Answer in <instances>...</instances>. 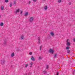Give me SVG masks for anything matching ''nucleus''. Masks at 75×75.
Instances as JSON below:
<instances>
[{"label":"nucleus","instance_id":"1","mask_svg":"<svg viewBox=\"0 0 75 75\" xmlns=\"http://www.w3.org/2000/svg\"><path fill=\"white\" fill-rule=\"evenodd\" d=\"M49 53H51L52 54H54V50H53L50 49L49 50Z\"/></svg>","mask_w":75,"mask_h":75},{"label":"nucleus","instance_id":"2","mask_svg":"<svg viewBox=\"0 0 75 75\" xmlns=\"http://www.w3.org/2000/svg\"><path fill=\"white\" fill-rule=\"evenodd\" d=\"M19 12H20V9H18L16 10V11L15 12V13L16 14H17V13H19Z\"/></svg>","mask_w":75,"mask_h":75},{"label":"nucleus","instance_id":"3","mask_svg":"<svg viewBox=\"0 0 75 75\" xmlns=\"http://www.w3.org/2000/svg\"><path fill=\"white\" fill-rule=\"evenodd\" d=\"M34 20V18L32 17H31L30 18V22H32L33 21V20Z\"/></svg>","mask_w":75,"mask_h":75},{"label":"nucleus","instance_id":"4","mask_svg":"<svg viewBox=\"0 0 75 75\" xmlns=\"http://www.w3.org/2000/svg\"><path fill=\"white\" fill-rule=\"evenodd\" d=\"M28 15V12H26L24 14V16L25 17H27Z\"/></svg>","mask_w":75,"mask_h":75},{"label":"nucleus","instance_id":"5","mask_svg":"<svg viewBox=\"0 0 75 75\" xmlns=\"http://www.w3.org/2000/svg\"><path fill=\"white\" fill-rule=\"evenodd\" d=\"M1 10H4V6L2 5L1 7Z\"/></svg>","mask_w":75,"mask_h":75},{"label":"nucleus","instance_id":"6","mask_svg":"<svg viewBox=\"0 0 75 75\" xmlns=\"http://www.w3.org/2000/svg\"><path fill=\"white\" fill-rule=\"evenodd\" d=\"M11 57H13L14 56V53H13L11 54Z\"/></svg>","mask_w":75,"mask_h":75},{"label":"nucleus","instance_id":"7","mask_svg":"<svg viewBox=\"0 0 75 75\" xmlns=\"http://www.w3.org/2000/svg\"><path fill=\"white\" fill-rule=\"evenodd\" d=\"M31 59L32 61H35V59H34V58L33 56L31 57Z\"/></svg>","mask_w":75,"mask_h":75},{"label":"nucleus","instance_id":"8","mask_svg":"<svg viewBox=\"0 0 75 75\" xmlns=\"http://www.w3.org/2000/svg\"><path fill=\"white\" fill-rule=\"evenodd\" d=\"M13 5H15L16 4V1H14L13 3Z\"/></svg>","mask_w":75,"mask_h":75},{"label":"nucleus","instance_id":"9","mask_svg":"<svg viewBox=\"0 0 75 75\" xmlns=\"http://www.w3.org/2000/svg\"><path fill=\"white\" fill-rule=\"evenodd\" d=\"M3 25H4V24H3V23H1L0 25V26H1V27H2V26H3Z\"/></svg>","mask_w":75,"mask_h":75},{"label":"nucleus","instance_id":"10","mask_svg":"<svg viewBox=\"0 0 75 75\" xmlns=\"http://www.w3.org/2000/svg\"><path fill=\"white\" fill-rule=\"evenodd\" d=\"M50 34L51 35H52V36H53V35H54V33L52 32H51Z\"/></svg>","mask_w":75,"mask_h":75},{"label":"nucleus","instance_id":"11","mask_svg":"<svg viewBox=\"0 0 75 75\" xmlns=\"http://www.w3.org/2000/svg\"><path fill=\"white\" fill-rule=\"evenodd\" d=\"M23 38H24V36L22 35L21 36V40H23Z\"/></svg>","mask_w":75,"mask_h":75},{"label":"nucleus","instance_id":"12","mask_svg":"<svg viewBox=\"0 0 75 75\" xmlns=\"http://www.w3.org/2000/svg\"><path fill=\"white\" fill-rule=\"evenodd\" d=\"M4 62H5L4 60H3L2 61L1 64H3L4 63Z\"/></svg>","mask_w":75,"mask_h":75},{"label":"nucleus","instance_id":"13","mask_svg":"<svg viewBox=\"0 0 75 75\" xmlns=\"http://www.w3.org/2000/svg\"><path fill=\"white\" fill-rule=\"evenodd\" d=\"M28 64H26L25 66V68H27V67H28Z\"/></svg>","mask_w":75,"mask_h":75},{"label":"nucleus","instance_id":"14","mask_svg":"<svg viewBox=\"0 0 75 75\" xmlns=\"http://www.w3.org/2000/svg\"><path fill=\"white\" fill-rule=\"evenodd\" d=\"M67 45H68V46H69V45H70V43L69 42H67Z\"/></svg>","mask_w":75,"mask_h":75},{"label":"nucleus","instance_id":"15","mask_svg":"<svg viewBox=\"0 0 75 75\" xmlns=\"http://www.w3.org/2000/svg\"><path fill=\"white\" fill-rule=\"evenodd\" d=\"M67 53H70L71 52V50H68L67 51Z\"/></svg>","mask_w":75,"mask_h":75},{"label":"nucleus","instance_id":"16","mask_svg":"<svg viewBox=\"0 0 75 75\" xmlns=\"http://www.w3.org/2000/svg\"><path fill=\"white\" fill-rule=\"evenodd\" d=\"M57 54H55L54 55V58H56L57 57Z\"/></svg>","mask_w":75,"mask_h":75},{"label":"nucleus","instance_id":"17","mask_svg":"<svg viewBox=\"0 0 75 75\" xmlns=\"http://www.w3.org/2000/svg\"><path fill=\"white\" fill-rule=\"evenodd\" d=\"M45 10H47V6H45L44 7Z\"/></svg>","mask_w":75,"mask_h":75},{"label":"nucleus","instance_id":"18","mask_svg":"<svg viewBox=\"0 0 75 75\" xmlns=\"http://www.w3.org/2000/svg\"><path fill=\"white\" fill-rule=\"evenodd\" d=\"M49 68V65H47V67H46V69H48Z\"/></svg>","mask_w":75,"mask_h":75},{"label":"nucleus","instance_id":"19","mask_svg":"<svg viewBox=\"0 0 75 75\" xmlns=\"http://www.w3.org/2000/svg\"><path fill=\"white\" fill-rule=\"evenodd\" d=\"M38 41L39 42V44H40V39H38Z\"/></svg>","mask_w":75,"mask_h":75},{"label":"nucleus","instance_id":"20","mask_svg":"<svg viewBox=\"0 0 75 75\" xmlns=\"http://www.w3.org/2000/svg\"><path fill=\"white\" fill-rule=\"evenodd\" d=\"M43 74H46L47 73V71H43Z\"/></svg>","mask_w":75,"mask_h":75},{"label":"nucleus","instance_id":"21","mask_svg":"<svg viewBox=\"0 0 75 75\" xmlns=\"http://www.w3.org/2000/svg\"><path fill=\"white\" fill-rule=\"evenodd\" d=\"M42 48V46H41L40 47V50H41Z\"/></svg>","mask_w":75,"mask_h":75},{"label":"nucleus","instance_id":"22","mask_svg":"<svg viewBox=\"0 0 75 75\" xmlns=\"http://www.w3.org/2000/svg\"><path fill=\"white\" fill-rule=\"evenodd\" d=\"M75 70H74V71H73V75H74V74H75Z\"/></svg>","mask_w":75,"mask_h":75},{"label":"nucleus","instance_id":"23","mask_svg":"<svg viewBox=\"0 0 75 75\" xmlns=\"http://www.w3.org/2000/svg\"><path fill=\"white\" fill-rule=\"evenodd\" d=\"M10 7H11V6H12V4L11 3L9 6Z\"/></svg>","mask_w":75,"mask_h":75},{"label":"nucleus","instance_id":"24","mask_svg":"<svg viewBox=\"0 0 75 75\" xmlns=\"http://www.w3.org/2000/svg\"><path fill=\"white\" fill-rule=\"evenodd\" d=\"M66 48L67 50H68V49L69 48V47H66Z\"/></svg>","mask_w":75,"mask_h":75},{"label":"nucleus","instance_id":"25","mask_svg":"<svg viewBox=\"0 0 75 75\" xmlns=\"http://www.w3.org/2000/svg\"><path fill=\"white\" fill-rule=\"evenodd\" d=\"M61 2V0H59L58 1V3H60Z\"/></svg>","mask_w":75,"mask_h":75},{"label":"nucleus","instance_id":"26","mask_svg":"<svg viewBox=\"0 0 75 75\" xmlns=\"http://www.w3.org/2000/svg\"><path fill=\"white\" fill-rule=\"evenodd\" d=\"M22 13H23V11H21V12H20V15H21V14H22Z\"/></svg>","mask_w":75,"mask_h":75},{"label":"nucleus","instance_id":"27","mask_svg":"<svg viewBox=\"0 0 75 75\" xmlns=\"http://www.w3.org/2000/svg\"><path fill=\"white\" fill-rule=\"evenodd\" d=\"M39 59H42V57H39Z\"/></svg>","mask_w":75,"mask_h":75},{"label":"nucleus","instance_id":"28","mask_svg":"<svg viewBox=\"0 0 75 75\" xmlns=\"http://www.w3.org/2000/svg\"><path fill=\"white\" fill-rule=\"evenodd\" d=\"M5 2H6V3H7V2H8V0H5Z\"/></svg>","mask_w":75,"mask_h":75},{"label":"nucleus","instance_id":"29","mask_svg":"<svg viewBox=\"0 0 75 75\" xmlns=\"http://www.w3.org/2000/svg\"><path fill=\"white\" fill-rule=\"evenodd\" d=\"M33 63H30V67H31V66L32 65H33Z\"/></svg>","mask_w":75,"mask_h":75},{"label":"nucleus","instance_id":"30","mask_svg":"<svg viewBox=\"0 0 75 75\" xmlns=\"http://www.w3.org/2000/svg\"><path fill=\"white\" fill-rule=\"evenodd\" d=\"M73 41L74 42H75V38H74L73 39Z\"/></svg>","mask_w":75,"mask_h":75},{"label":"nucleus","instance_id":"31","mask_svg":"<svg viewBox=\"0 0 75 75\" xmlns=\"http://www.w3.org/2000/svg\"><path fill=\"white\" fill-rule=\"evenodd\" d=\"M33 1L34 2H35L37 1V0H33Z\"/></svg>","mask_w":75,"mask_h":75},{"label":"nucleus","instance_id":"32","mask_svg":"<svg viewBox=\"0 0 75 75\" xmlns=\"http://www.w3.org/2000/svg\"><path fill=\"white\" fill-rule=\"evenodd\" d=\"M69 40V39H67V42H68V41Z\"/></svg>","mask_w":75,"mask_h":75},{"label":"nucleus","instance_id":"33","mask_svg":"<svg viewBox=\"0 0 75 75\" xmlns=\"http://www.w3.org/2000/svg\"><path fill=\"white\" fill-rule=\"evenodd\" d=\"M31 75V73H29L28 75Z\"/></svg>","mask_w":75,"mask_h":75},{"label":"nucleus","instance_id":"34","mask_svg":"<svg viewBox=\"0 0 75 75\" xmlns=\"http://www.w3.org/2000/svg\"><path fill=\"white\" fill-rule=\"evenodd\" d=\"M28 4H30V3H31V2H30V1H29V2H28Z\"/></svg>","mask_w":75,"mask_h":75},{"label":"nucleus","instance_id":"35","mask_svg":"<svg viewBox=\"0 0 75 75\" xmlns=\"http://www.w3.org/2000/svg\"><path fill=\"white\" fill-rule=\"evenodd\" d=\"M29 54H30V55H31V54H32V52H30L29 53Z\"/></svg>","mask_w":75,"mask_h":75},{"label":"nucleus","instance_id":"36","mask_svg":"<svg viewBox=\"0 0 75 75\" xmlns=\"http://www.w3.org/2000/svg\"><path fill=\"white\" fill-rule=\"evenodd\" d=\"M71 3L70 2H69V5H71Z\"/></svg>","mask_w":75,"mask_h":75},{"label":"nucleus","instance_id":"37","mask_svg":"<svg viewBox=\"0 0 75 75\" xmlns=\"http://www.w3.org/2000/svg\"><path fill=\"white\" fill-rule=\"evenodd\" d=\"M43 1H45V0H42Z\"/></svg>","mask_w":75,"mask_h":75},{"label":"nucleus","instance_id":"38","mask_svg":"<svg viewBox=\"0 0 75 75\" xmlns=\"http://www.w3.org/2000/svg\"><path fill=\"white\" fill-rule=\"evenodd\" d=\"M1 15H0V18H1Z\"/></svg>","mask_w":75,"mask_h":75},{"label":"nucleus","instance_id":"39","mask_svg":"<svg viewBox=\"0 0 75 75\" xmlns=\"http://www.w3.org/2000/svg\"><path fill=\"white\" fill-rule=\"evenodd\" d=\"M25 75H27V74H25Z\"/></svg>","mask_w":75,"mask_h":75}]
</instances>
